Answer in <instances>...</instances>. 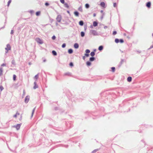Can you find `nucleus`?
<instances>
[{
	"label": "nucleus",
	"instance_id": "1",
	"mask_svg": "<svg viewBox=\"0 0 153 153\" xmlns=\"http://www.w3.org/2000/svg\"><path fill=\"white\" fill-rule=\"evenodd\" d=\"M11 49V47L10 45L9 44H7L6 45V47L5 48V50H6L5 51V55L8 52V51L10 50Z\"/></svg>",
	"mask_w": 153,
	"mask_h": 153
},
{
	"label": "nucleus",
	"instance_id": "2",
	"mask_svg": "<svg viewBox=\"0 0 153 153\" xmlns=\"http://www.w3.org/2000/svg\"><path fill=\"white\" fill-rule=\"evenodd\" d=\"M54 110L55 111H57L58 110L60 112H64V111L60 107H55L54 108Z\"/></svg>",
	"mask_w": 153,
	"mask_h": 153
},
{
	"label": "nucleus",
	"instance_id": "3",
	"mask_svg": "<svg viewBox=\"0 0 153 153\" xmlns=\"http://www.w3.org/2000/svg\"><path fill=\"white\" fill-rule=\"evenodd\" d=\"M62 18L61 16L60 15H58L56 19V22H60L61 21Z\"/></svg>",
	"mask_w": 153,
	"mask_h": 153
},
{
	"label": "nucleus",
	"instance_id": "4",
	"mask_svg": "<svg viewBox=\"0 0 153 153\" xmlns=\"http://www.w3.org/2000/svg\"><path fill=\"white\" fill-rule=\"evenodd\" d=\"M6 66V64L5 63H3L1 65V67H0V76H1L3 72V69L1 67V66Z\"/></svg>",
	"mask_w": 153,
	"mask_h": 153
},
{
	"label": "nucleus",
	"instance_id": "5",
	"mask_svg": "<svg viewBox=\"0 0 153 153\" xmlns=\"http://www.w3.org/2000/svg\"><path fill=\"white\" fill-rule=\"evenodd\" d=\"M36 41L39 44H42L43 43V42L40 38H37L36 39Z\"/></svg>",
	"mask_w": 153,
	"mask_h": 153
},
{
	"label": "nucleus",
	"instance_id": "6",
	"mask_svg": "<svg viewBox=\"0 0 153 153\" xmlns=\"http://www.w3.org/2000/svg\"><path fill=\"white\" fill-rule=\"evenodd\" d=\"M91 33L94 36H98L99 35L97 32L95 30H91Z\"/></svg>",
	"mask_w": 153,
	"mask_h": 153
},
{
	"label": "nucleus",
	"instance_id": "7",
	"mask_svg": "<svg viewBox=\"0 0 153 153\" xmlns=\"http://www.w3.org/2000/svg\"><path fill=\"white\" fill-rule=\"evenodd\" d=\"M128 101V100L127 99H126V100H124L123 101V102L121 104H120L119 105V107H122V106H123L125 105L126 102L127 101Z\"/></svg>",
	"mask_w": 153,
	"mask_h": 153
},
{
	"label": "nucleus",
	"instance_id": "8",
	"mask_svg": "<svg viewBox=\"0 0 153 153\" xmlns=\"http://www.w3.org/2000/svg\"><path fill=\"white\" fill-rule=\"evenodd\" d=\"M29 99H30V96L28 95L26 96L25 97V103H27L28 102L29 100Z\"/></svg>",
	"mask_w": 153,
	"mask_h": 153
},
{
	"label": "nucleus",
	"instance_id": "9",
	"mask_svg": "<svg viewBox=\"0 0 153 153\" xmlns=\"http://www.w3.org/2000/svg\"><path fill=\"white\" fill-rule=\"evenodd\" d=\"M64 76H72L71 73L69 72H67L64 74Z\"/></svg>",
	"mask_w": 153,
	"mask_h": 153
},
{
	"label": "nucleus",
	"instance_id": "10",
	"mask_svg": "<svg viewBox=\"0 0 153 153\" xmlns=\"http://www.w3.org/2000/svg\"><path fill=\"white\" fill-rule=\"evenodd\" d=\"M21 124H18L16 125L13 126V127L15 128L17 130H18L20 128Z\"/></svg>",
	"mask_w": 153,
	"mask_h": 153
},
{
	"label": "nucleus",
	"instance_id": "11",
	"mask_svg": "<svg viewBox=\"0 0 153 153\" xmlns=\"http://www.w3.org/2000/svg\"><path fill=\"white\" fill-rule=\"evenodd\" d=\"M146 6L148 8H150L151 6V2L150 1H149L146 3Z\"/></svg>",
	"mask_w": 153,
	"mask_h": 153
},
{
	"label": "nucleus",
	"instance_id": "12",
	"mask_svg": "<svg viewBox=\"0 0 153 153\" xmlns=\"http://www.w3.org/2000/svg\"><path fill=\"white\" fill-rule=\"evenodd\" d=\"M100 5L102 7L104 8H105V2L103 1L101 2L100 3Z\"/></svg>",
	"mask_w": 153,
	"mask_h": 153
},
{
	"label": "nucleus",
	"instance_id": "13",
	"mask_svg": "<svg viewBox=\"0 0 153 153\" xmlns=\"http://www.w3.org/2000/svg\"><path fill=\"white\" fill-rule=\"evenodd\" d=\"M74 47L75 49H77L79 47V45L77 43H75L74 45Z\"/></svg>",
	"mask_w": 153,
	"mask_h": 153
},
{
	"label": "nucleus",
	"instance_id": "14",
	"mask_svg": "<svg viewBox=\"0 0 153 153\" xmlns=\"http://www.w3.org/2000/svg\"><path fill=\"white\" fill-rule=\"evenodd\" d=\"M73 52V51L72 49L70 48L68 50V53L70 54L72 53Z\"/></svg>",
	"mask_w": 153,
	"mask_h": 153
},
{
	"label": "nucleus",
	"instance_id": "15",
	"mask_svg": "<svg viewBox=\"0 0 153 153\" xmlns=\"http://www.w3.org/2000/svg\"><path fill=\"white\" fill-rule=\"evenodd\" d=\"M98 23L97 21H94L93 22V26L94 27H96L98 25Z\"/></svg>",
	"mask_w": 153,
	"mask_h": 153
},
{
	"label": "nucleus",
	"instance_id": "16",
	"mask_svg": "<svg viewBox=\"0 0 153 153\" xmlns=\"http://www.w3.org/2000/svg\"><path fill=\"white\" fill-rule=\"evenodd\" d=\"M84 22L82 20H80L79 22V25L81 26H82L84 25Z\"/></svg>",
	"mask_w": 153,
	"mask_h": 153
},
{
	"label": "nucleus",
	"instance_id": "17",
	"mask_svg": "<svg viewBox=\"0 0 153 153\" xmlns=\"http://www.w3.org/2000/svg\"><path fill=\"white\" fill-rule=\"evenodd\" d=\"M95 59V58L94 57H91L89 58V61L90 62H92L94 61Z\"/></svg>",
	"mask_w": 153,
	"mask_h": 153
},
{
	"label": "nucleus",
	"instance_id": "18",
	"mask_svg": "<svg viewBox=\"0 0 153 153\" xmlns=\"http://www.w3.org/2000/svg\"><path fill=\"white\" fill-rule=\"evenodd\" d=\"M74 14L76 16H79V13L77 11H76L74 12Z\"/></svg>",
	"mask_w": 153,
	"mask_h": 153
},
{
	"label": "nucleus",
	"instance_id": "19",
	"mask_svg": "<svg viewBox=\"0 0 153 153\" xmlns=\"http://www.w3.org/2000/svg\"><path fill=\"white\" fill-rule=\"evenodd\" d=\"M132 77L131 76H128L127 79L128 82H130L132 81Z\"/></svg>",
	"mask_w": 153,
	"mask_h": 153
},
{
	"label": "nucleus",
	"instance_id": "20",
	"mask_svg": "<svg viewBox=\"0 0 153 153\" xmlns=\"http://www.w3.org/2000/svg\"><path fill=\"white\" fill-rule=\"evenodd\" d=\"M34 86L33 87V88L34 89H36V88H38V85H37L36 84V82H34Z\"/></svg>",
	"mask_w": 153,
	"mask_h": 153
},
{
	"label": "nucleus",
	"instance_id": "21",
	"mask_svg": "<svg viewBox=\"0 0 153 153\" xmlns=\"http://www.w3.org/2000/svg\"><path fill=\"white\" fill-rule=\"evenodd\" d=\"M103 46L102 45H100L99 46L98 48V50L100 51H101L103 50Z\"/></svg>",
	"mask_w": 153,
	"mask_h": 153
},
{
	"label": "nucleus",
	"instance_id": "22",
	"mask_svg": "<svg viewBox=\"0 0 153 153\" xmlns=\"http://www.w3.org/2000/svg\"><path fill=\"white\" fill-rule=\"evenodd\" d=\"M53 55L54 56H56L57 55L56 52L54 50H53L52 51Z\"/></svg>",
	"mask_w": 153,
	"mask_h": 153
},
{
	"label": "nucleus",
	"instance_id": "23",
	"mask_svg": "<svg viewBox=\"0 0 153 153\" xmlns=\"http://www.w3.org/2000/svg\"><path fill=\"white\" fill-rule=\"evenodd\" d=\"M86 64L88 66H90L91 65V62L90 61H88L86 62Z\"/></svg>",
	"mask_w": 153,
	"mask_h": 153
},
{
	"label": "nucleus",
	"instance_id": "24",
	"mask_svg": "<svg viewBox=\"0 0 153 153\" xmlns=\"http://www.w3.org/2000/svg\"><path fill=\"white\" fill-rule=\"evenodd\" d=\"M80 35L81 37H83L85 35V33L83 31H82L80 33Z\"/></svg>",
	"mask_w": 153,
	"mask_h": 153
},
{
	"label": "nucleus",
	"instance_id": "25",
	"mask_svg": "<svg viewBox=\"0 0 153 153\" xmlns=\"http://www.w3.org/2000/svg\"><path fill=\"white\" fill-rule=\"evenodd\" d=\"M78 10L81 12H82L83 10L82 8V6H80L78 8Z\"/></svg>",
	"mask_w": 153,
	"mask_h": 153
},
{
	"label": "nucleus",
	"instance_id": "26",
	"mask_svg": "<svg viewBox=\"0 0 153 153\" xmlns=\"http://www.w3.org/2000/svg\"><path fill=\"white\" fill-rule=\"evenodd\" d=\"M41 13V12L40 11L36 12V16H39L40 15Z\"/></svg>",
	"mask_w": 153,
	"mask_h": 153
},
{
	"label": "nucleus",
	"instance_id": "27",
	"mask_svg": "<svg viewBox=\"0 0 153 153\" xmlns=\"http://www.w3.org/2000/svg\"><path fill=\"white\" fill-rule=\"evenodd\" d=\"M12 64L14 66L16 65V64L15 62V60L14 59H13L12 60L11 62Z\"/></svg>",
	"mask_w": 153,
	"mask_h": 153
},
{
	"label": "nucleus",
	"instance_id": "28",
	"mask_svg": "<svg viewBox=\"0 0 153 153\" xmlns=\"http://www.w3.org/2000/svg\"><path fill=\"white\" fill-rule=\"evenodd\" d=\"M85 114H88V115L93 114V112L87 111L85 112Z\"/></svg>",
	"mask_w": 153,
	"mask_h": 153
},
{
	"label": "nucleus",
	"instance_id": "29",
	"mask_svg": "<svg viewBox=\"0 0 153 153\" xmlns=\"http://www.w3.org/2000/svg\"><path fill=\"white\" fill-rule=\"evenodd\" d=\"M64 4V6L65 7H66L68 8H69V5L67 3H65Z\"/></svg>",
	"mask_w": 153,
	"mask_h": 153
},
{
	"label": "nucleus",
	"instance_id": "30",
	"mask_svg": "<svg viewBox=\"0 0 153 153\" xmlns=\"http://www.w3.org/2000/svg\"><path fill=\"white\" fill-rule=\"evenodd\" d=\"M85 7L86 8H88L90 7L89 4L88 3L86 4L85 5Z\"/></svg>",
	"mask_w": 153,
	"mask_h": 153
},
{
	"label": "nucleus",
	"instance_id": "31",
	"mask_svg": "<svg viewBox=\"0 0 153 153\" xmlns=\"http://www.w3.org/2000/svg\"><path fill=\"white\" fill-rule=\"evenodd\" d=\"M90 54L91 56L94 57V56L95 55V53L94 52L92 51L91 53Z\"/></svg>",
	"mask_w": 153,
	"mask_h": 153
},
{
	"label": "nucleus",
	"instance_id": "32",
	"mask_svg": "<svg viewBox=\"0 0 153 153\" xmlns=\"http://www.w3.org/2000/svg\"><path fill=\"white\" fill-rule=\"evenodd\" d=\"M124 42V40L122 39H119V42L122 43Z\"/></svg>",
	"mask_w": 153,
	"mask_h": 153
},
{
	"label": "nucleus",
	"instance_id": "33",
	"mask_svg": "<svg viewBox=\"0 0 153 153\" xmlns=\"http://www.w3.org/2000/svg\"><path fill=\"white\" fill-rule=\"evenodd\" d=\"M111 71L112 72H114L115 71V67H112L111 68Z\"/></svg>",
	"mask_w": 153,
	"mask_h": 153
},
{
	"label": "nucleus",
	"instance_id": "34",
	"mask_svg": "<svg viewBox=\"0 0 153 153\" xmlns=\"http://www.w3.org/2000/svg\"><path fill=\"white\" fill-rule=\"evenodd\" d=\"M98 149H95L92 152V153H95L99 150Z\"/></svg>",
	"mask_w": 153,
	"mask_h": 153
},
{
	"label": "nucleus",
	"instance_id": "35",
	"mask_svg": "<svg viewBox=\"0 0 153 153\" xmlns=\"http://www.w3.org/2000/svg\"><path fill=\"white\" fill-rule=\"evenodd\" d=\"M119 39L118 38H116L115 39V42L117 43L119 42Z\"/></svg>",
	"mask_w": 153,
	"mask_h": 153
},
{
	"label": "nucleus",
	"instance_id": "36",
	"mask_svg": "<svg viewBox=\"0 0 153 153\" xmlns=\"http://www.w3.org/2000/svg\"><path fill=\"white\" fill-rule=\"evenodd\" d=\"M16 75L14 74L13 76V79L14 81H15L16 79Z\"/></svg>",
	"mask_w": 153,
	"mask_h": 153
},
{
	"label": "nucleus",
	"instance_id": "37",
	"mask_svg": "<svg viewBox=\"0 0 153 153\" xmlns=\"http://www.w3.org/2000/svg\"><path fill=\"white\" fill-rule=\"evenodd\" d=\"M38 74H37L36 75L34 76V78L36 79V81L37 80V79L38 78Z\"/></svg>",
	"mask_w": 153,
	"mask_h": 153
},
{
	"label": "nucleus",
	"instance_id": "38",
	"mask_svg": "<svg viewBox=\"0 0 153 153\" xmlns=\"http://www.w3.org/2000/svg\"><path fill=\"white\" fill-rule=\"evenodd\" d=\"M66 45V44L65 43H64L62 44V47L63 48H64L65 47Z\"/></svg>",
	"mask_w": 153,
	"mask_h": 153
},
{
	"label": "nucleus",
	"instance_id": "39",
	"mask_svg": "<svg viewBox=\"0 0 153 153\" xmlns=\"http://www.w3.org/2000/svg\"><path fill=\"white\" fill-rule=\"evenodd\" d=\"M90 52V51L89 50L87 49H86L85 51V52L86 53H89Z\"/></svg>",
	"mask_w": 153,
	"mask_h": 153
},
{
	"label": "nucleus",
	"instance_id": "40",
	"mask_svg": "<svg viewBox=\"0 0 153 153\" xmlns=\"http://www.w3.org/2000/svg\"><path fill=\"white\" fill-rule=\"evenodd\" d=\"M6 23V19L5 20V22H4V26L2 27H1V28H0V30H1V29H4L5 27V24Z\"/></svg>",
	"mask_w": 153,
	"mask_h": 153
},
{
	"label": "nucleus",
	"instance_id": "41",
	"mask_svg": "<svg viewBox=\"0 0 153 153\" xmlns=\"http://www.w3.org/2000/svg\"><path fill=\"white\" fill-rule=\"evenodd\" d=\"M35 108H36V107H35L33 109V110H32V113H31V115H33V114H34V111H35Z\"/></svg>",
	"mask_w": 153,
	"mask_h": 153
},
{
	"label": "nucleus",
	"instance_id": "42",
	"mask_svg": "<svg viewBox=\"0 0 153 153\" xmlns=\"http://www.w3.org/2000/svg\"><path fill=\"white\" fill-rule=\"evenodd\" d=\"M4 89V88L2 86V85H0V90L1 91H2V90Z\"/></svg>",
	"mask_w": 153,
	"mask_h": 153
},
{
	"label": "nucleus",
	"instance_id": "43",
	"mask_svg": "<svg viewBox=\"0 0 153 153\" xmlns=\"http://www.w3.org/2000/svg\"><path fill=\"white\" fill-rule=\"evenodd\" d=\"M11 2V0H9L8 1V2L7 4V6H9L10 4V3Z\"/></svg>",
	"mask_w": 153,
	"mask_h": 153
},
{
	"label": "nucleus",
	"instance_id": "44",
	"mask_svg": "<svg viewBox=\"0 0 153 153\" xmlns=\"http://www.w3.org/2000/svg\"><path fill=\"white\" fill-rule=\"evenodd\" d=\"M69 65L71 67H72L74 66L73 63L72 62H70L69 63Z\"/></svg>",
	"mask_w": 153,
	"mask_h": 153
},
{
	"label": "nucleus",
	"instance_id": "45",
	"mask_svg": "<svg viewBox=\"0 0 153 153\" xmlns=\"http://www.w3.org/2000/svg\"><path fill=\"white\" fill-rule=\"evenodd\" d=\"M29 12L32 15L33 13H34V11L33 10H31L29 11Z\"/></svg>",
	"mask_w": 153,
	"mask_h": 153
},
{
	"label": "nucleus",
	"instance_id": "46",
	"mask_svg": "<svg viewBox=\"0 0 153 153\" xmlns=\"http://www.w3.org/2000/svg\"><path fill=\"white\" fill-rule=\"evenodd\" d=\"M117 33V32L116 31H114L113 32V35H115Z\"/></svg>",
	"mask_w": 153,
	"mask_h": 153
},
{
	"label": "nucleus",
	"instance_id": "47",
	"mask_svg": "<svg viewBox=\"0 0 153 153\" xmlns=\"http://www.w3.org/2000/svg\"><path fill=\"white\" fill-rule=\"evenodd\" d=\"M85 56L86 57H88L89 56V53H85Z\"/></svg>",
	"mask_w": 153,
	"mask_h": 153
},
{
	"label": "nucleus",
	"instance_id": "48",
	"mask_svg": "<svg viewBox=\"0 0 153 153\" xmlns=\"http://www.w3.org/2000/svg\"><path fill=\"white\" fill-rule=\"evenodd\" d=\"M49 5V4L47 2H46L45 3V5L46 6H48Z\"/></svg>",
	"mask_w": 153,
	"mask_h": 153
},
{
	"label": "nucleus",
	"instance_id": "49",
	"mask_svg": "<svg viewBox=\"0 0 153 153\" xmlns=\"http://www.w3.org/2000/svg\"><path fill=\"white\" fill-rule=\"evenodd\" d=\"M60 1L63 4H64L65 3L64 0H60Z\"/></svg>",
	"mask_w": 153,
	"mask_h": 153
},
{
	"label": "nucleus",
	"instance_id": "50",
	"mask_svg": "<svg viewBox=\"0 0 153 153\" xmlns=\"http://www.w3.org/2000/svg\"><path fill=\"white\" fill-rule=\"evenodd\" d=\"M56 38V37L55 35H53L52 37V39L53 40H55Z\"/></svg>",
	"mask_w": 153,
	"mask_h": 153
},
{
	"label": "nucleus",
	"instance_id": "51",
	"mask_svg": "<svg viewBox=\"0 0 153 153\" xmlns=\"http://www.w3.org/2000/svg\"><path fill=\"white\" fill-rule=\"evenodd\" d=\"M25 90H23V94L22 95L23 96L22 97H23L25 96Z\"/></svg>",
	"mask_w": 153,
	"mask_h": 153
},
{
	"label": "nucleus",
	"instance_id": "52",
	"mask_svg": "<svg viewBox=\"0 0 153 153\" xmlns=\"http://www.w3.org/2000/svg\"><path fill=\"white\" fill-rule=\"evenodd\" d=\"M113 6L114 7H117V4L116 3H114L113 4Z\"/></svg>",
	"mask_w": 153,
	"mask_h": 153
},
{
	"label": "nucleus",
	"instance_id": "53",
	"mask_svg": "<svg viewBox=\"0 0 153 153\" xmlns=\"http://www.w3.org/2000/svg\"><path fill=\"white\" fill-rule=\"evenodd\" d=\"M104 16V13H102V16H101L100 19L101 20H102L103 17Z\"/></svg>",
	"mask_w": 153,
	"mask_h": 153
},
{
	"label": "nucleus",
	"instance_id": "54",
	"mask_svg": "<svg viewBox=\"0 0 153 153\" xmlns=\"http://www.w3.org/2000/svg\"><path fill=\"white\" fill-rule=\"evenodd\" d=\"M42 59H43V62H45L46 61V59L44 58H42Z\"/></svg>",
	"mask_w": 153,
	"mask_h": 153
},
{
	"label": "nucleus",
	"instance_id": "55",
	"mask_svg": "<svg viewBox=\"0 0 153 153\" xmlns=\"http://www.w3.org/2000/svg\"><path fill=\"white\" fill-rule=\"evenodd\" d=\"M124 60L123 59H121V61L120 62V63H121V64H122L124 62Z\"/></svg>",
	"mask_w": 153,
	"mask_h": 153
},
{
	"label": "nucleus",
	"instance_id": "56",
	"mask_svg": "<svg viewBox=\"0 0 153 153\" xmlns=\"http://www.w3.org/2000/svg\"><path fill=\"white\" fill-rule=\"evenodd\" d=\"M153 48V45H151L150 47L148 49V50H149L151 49V48Z\"/></svg>",
	"mask_w": 153,
	"mask_h": 153
},
{
	"label": "nucleus",
	"instance_id": "57",
	"mask_svg": "<svg viewBox=\"0 0 153 153\" xmlns=\"http://www.w3.org/2000/svg\"><path fill=\"white\" fill-rule=\"evenodd\" d=\"M13 30H12L11 31V32H10V34H13Z\"/></svg>",
	"mask_w": 153,
	"mask_h": 153
},
{
	"label": "nucleus",
	"instance_id": "58",
	"mask_svg": "<svg viewBox=\"0 0 153 153\" xmlns=\"http://www.w3.org/2000/svg\"><path fill=\"white\" fill-rule=\"evenodd\" d=\"M20 116V117H19V120H21V119H22V116L21 115H19Z\"/></svg>",
	"mask_w": 153,
	"mask_h": 153
},
{
	"label": "nucleus",
	"instance_id": "59",
	"mask_svg": "<svg viewBox=\"0 0 153 153\" xmlns=\"http://www.w3.org/2000/svg\"><path fill=\"white\" fill-rule=\"evenodd\" d=\"M82 59L83 60H85V56H82Z\"/></svg>",
	"mask_w": 153,
	"mask_h": 153
},
{
	"label": "nucleus",
	"instance_id": "60",
	"mask_svg": "<svg viewBox=\"0 0 153 153\" xmlns=\"http://www.w3.org/2000/svg\"><path fill=\"white\" fill-rule=\"evenodd\" d=\"M122 65V64H121V63H120V64H119V65H118V67L119 68L121 66V65Z\"/></svg>",
	"mask_w": 153,
	"mask_h": 153
},
{
	"label": "nucleus",
	"instance_id": "61",
	"mask_svg": "<svg viewBox=\"0 0 153 153\" xmlns=\"http://www.w3.org/2000/svg\"><path fill=\"white\" fill-rule=\"evenodd\" d=\"M122 65V64H121V63H120V64H119V65H118V67L119 68L121 66V65Z\"/></svg>",
	"mask_w": 153,
	"mask_h": 153
},
{
	"label": "nucleus",
	"instance_id": "62",
	"mask_svg": "<svg viewBox=\"0 0 153 153\" xmlns=\"http://www.w3.org/2000/svg\"><path fill=\"white\" fill-rule=\"evenodd\" d=\"M87 28V26L86 25H85L84 26V29L85 30Z\"/></svg>",
	"mask_w": 153,
	"mask_h": 153
},
{
	"label": "nucleus",
	"instance_id": "63",
	"mask_svg": "<svg viewBox=\"0 0 153 153\" xmlns=\"http://www.w3.org/2000/svg\"><path fill=\"white\" fill-rule=\"evenodd\" d=\"M101 109L102 110H103V111H104V108L103 107H101Z\"/></svg>",
	"mask_w": 153,
	"mask_h": 153
},
{
	"label": "nucleus",
	"instance_id": "64",
	"mask_svg": "<svg viewBox=\"0 0 153 153\" xmlns=\"http://www.w3.org/2000/svg\"><path fill=\"white\" fill-rule=\"evenodd\" d=\"M96 14L95 13H94L93 14V16L94 17H95L96 16Z\"/></svg>",
	"mask_w": 153,
	"mask_h": 153
}]
</instances>
